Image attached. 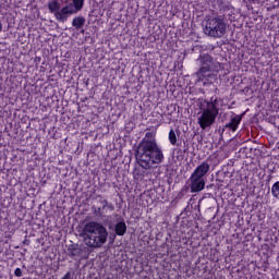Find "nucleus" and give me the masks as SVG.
<instances>
[{
	"label": "nucleus",
	"instance_id": "1",
	"mask_svg": "<svg viewBox=\"0 0 279 279\" xmlns=\"http://www.w3.org/2000/svg\"><path fill=\"white\" fill-rule=\"evenodd\" d=\"M136 160L142 169H153L165 160L162 149L156 142V132H147L137 146Z\"/></svg>",
	"mask_w": 279,
	"mask_h": 279
},
{
	"label": "nucleus",
	"instance_id": "2",
	"mask_svg": "<svg viewBox=\"0 0 279 279\" xmlns=\"http://www.w3.org/2000/svg\"><path fill=\"white\" fill-rule=\"evenodd\" d=\"M80 236L87 247L99 250L108 241V229L101 222L89 221L84 225Z\"/></svg>",
	"mask_w": 279,
	"mask_h": 279
},
{
	"label": "nucleus",
	"instance_id": "3",
	"mask_svg": "<svg viewBox=\"0 0 279 279\" xmlns=\"http://www.w3.org/2000/svg\"><path fill=\"white\" fill-rule=\"evenodd\" d=\"M63 0H50L48 2V10L50 14H54L56 21L59 23H66L69 16L77 14L84 8V0H72V2L62 7Z\"/></svg>",
	"mask_w": 279,
	"mask_h": 279
},
{
	"label": "nucleus",
	"instance_id": "4",
	"mask_svg": "<svg viewBox=\"0 0 279 279\" xmlns=\"http://www.w3.org/2000/svg\"><path fill=\"white\" fill-rule=\"evenodd\" d=\"M201 112L198 113L197 123L201 130L213 128L217 117H219V100L217 98L210 100H202L198 105Z\"/></svg>",
	"mask_w": 279,
	"mask_h": 279
},
{
	"label": "nucleus",
	"instance_id": "5",
	"mask_svg": "<svg viewBox=\"0 0 279 279\" xmlns=\"http://www.w3.org/2000/svg\"><path fill=\"white\" fill-rule=\"evenodd\" d=\"M227 28L226 15H218L206 20L204 32L210 38H223Z\"/></svg>",
	"mask_w": 279,
	"mask_h": 279
},
{
	"label": "nucleus",
	"instance_id": "6",
	"mask_svg": "<svg viewBox=\"0 0 279 279\" xmlns=\"http://www.w3.org/2000/svg\"><path fill=\"white\" fill-rule=\"evenodd\" d=\"M198 60L201 62V69L196 73L198 82L215 80V69L219 63L210 54H202Z\"/></svg>",
	"mask_w": 279,
	"mask_h": 279
},
{
	"label": "nucleus",
	"instance_id": "7",
	"mask_svg": "<svg viewBox=\"0 0 279 279\" xmlns=\"http://www.w3.org/2000/svg\"><path fill=\"white\" fill-rule=\"evenodd\" d=\"M98 197L100 198L99 202L102 207L92 206L94 217H104V215H106V208L111 213L114 210V205H112V203H108V199H104L101 196Z\"/></svg>",
	"mask_w": 279,
	"mask_h": 279
},
{
	"label": "nucleus",
	"instance_id": "8",
	"mask_svg": "<svg viewBox=\"0 0 279 279\" xmlns=\"http://www.w3.org/2000/svg\"><path fill=\"white\" fill-rule=\"evenodd\" d=\"M190 189L191 193H202L206 189V179H201L191 174L190 177Z\"/></svg>",
	"mask_w": 279,
	"mask_h": 279
},
{
	"label": "nucleus",
	"instance_id": "9",
	"mask_svg": "<svg viewBox=\"0 0 279 279\" xmlns=\"http://www.w3.org/2000/svg\"><path fill=\"white\" fill-rule=\"evenodd\" d=\"M208 171H210V163H208V161H203L199 166L196 167L192 175L205 180Z\"/></svg>",
	"mask_w": 279,
	"mask_h": 279
},
{
	"label": "nucleus",
	"instance_id": "10",
	"mask_svg": "<svg viewBox=\"0 0 279 279\" xmlns=\"http://www.w3.org/2000/svg\"><path fill=\"white\" fill-rule=\"evenodd\" d=\"M241 121H243V116H235L231 119V121L226 124L227 130H232L236 132L239 130V125H241Z\"/></svg>",
	"mask_w": 279,
	"mask_h": 279
},
{
	"label": "nucleus",
	"instance_id": "11",
	"mask_svg": "<svg viewBox=\"0 0 279 279\" xmlns=\"http://www.w3.org/2000/svg\"><path fill=\"white\" fill-rule=\"evenodd\" d=\"M114 232L118 236H124L125 232H128V225L125 221H120L114 227Z\"/></svg>",
	"mask_w": 279,
	"mask_h": 279
},
{
	"label": "nucleus",
	"instance_id": "12",
	"mask_svg": "<svg viewBox=\"0 0 279 279\" xmlns=\"http://www.w3.org/2000/svg\"><path fill=\"white\" fill-rule=\"evenodd\" d=\"M68 254L70 256V258H75L78 256H82V252H84V250H82V247L77 246V245H72L68 248Z\"/></svg>",
	"mask_w": 279,
	"mask_h": 279
},
{
	"label": "nucleus",
	"instance_id": "13",
	"mask_svg": "<svg viewBox=\"0 0 279 279\" xmlns=\"http://www.w3.org/2000/svg\"><path fill=\"white\" fill-rule=\"evenodd\" d=\"M85 24L86 19L84 16L74 17L72 21V26L75 27V29H82V27H84Z\"/></svg>",
	"mask_w": 279,
	"mask_h": 279
},
{
	"label": "nucleus",
	"instance_id": "14",
	"mask_svg": "<svg viewBox=\"0 0 279 279\" xmlns=\"http://www.w3.org/2000/svg\"><path fill=\"white\" fill-rule=\"evenodd\" d=\"M271 195L276 199H279V181H277L275 184H272L271 187Z\"/></svg>",
	"mask_w": 279,
	"mask_h": 279
},
{
	"label": "nucleus",
	"instance_id": "15",
	"mask_svg": "<svg viewBox=\"0 0 279 279\" xmlns=\"http://www.w3.org/2000/svg\"><path fill=\"white\" fill-rule=\"evenodd\" d=\"M169 141L171 145H175V143H178V136L175 135V131H173V129H171L169 132Z\"/></svg>",
	"mask_w": 279,
	"mask_h": 279
},
{
	"label": "nucleus",
	"instance_id": "16",
	"mask_svg": "<svg viewBox=\"0 0 279 279\" xmlns=\"http://www.w3.org/2000/svg\"><path fill=\"white\" fill-rule=\"evenodd\" d=\"M227 17H228V21H230V23H234L236 21V16H234V10L228 9Z\"/></svg>",
	"mask_w": 279,
	"mask_h": 279
},
{
	"label": "nucleus",
	"instance_id": "17",
	"mask_svg": "<svg viewBox=\"0 0 279 279\" xmlns=\"http://www.w3.org/2000/svg\"><path fill=\"white\" fill-rule=\"evenodd\" d=\"M14 275H15L17 278H21V276H23V270H21V268H16L15 271H14Z\"/></svg>",
	"mask_w": 279,
	"mask_h": 279
},
{
	"label": "nucleus",
	"instance_id": "18",
	"mask_svg": "<svg viewBox=\"0 0 279 279\" xmlns=\"http://www.w3.org/2000/svg\"><path fill=\"white\" fill-rule=\"evenodd\" d=\"M61 279H71V272H66L63 278Z\"/></svg>",
	"mask_w": 279,
	"mask_h": 279
},
{
	"label": "nucleus",
	"instance_id": "19",
	"mask_svg": "<svg viewBox=\"0 0 279 279\" xmlns=\"http://www.w3.org/2000/svg\"><path fill=\"white\" fill-rule=\"evenodd\" d=\"M0 32H3V23L0 20Z\"/></svg>",
	"mask_w": 279,
	"mask_h": 279
}]
</instances>
